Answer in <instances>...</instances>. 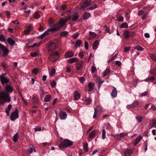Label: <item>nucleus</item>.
Here are the masks:
<instances>
[{"instance_id":"1","label":"nucleus","mask_w":156,"mask_h":156,"mask_svg":"<svg viewBox=\"0 0 156 156\" xmlns=\"http://www.w3.org/2000/svg\"><path fill=\"white\" fill-rule=\"evenodd\" d=\"M71 18V17H68L65 19H62L61 18H60L59 22L50 26L49 28L48 29V31L49 32L54 33L59 30Z\"/></svg>"},{"instance_id":"2","label":"nucleus","mask_w":156,"mask_h":156,"mask_svg":"<svg viewBox=\"0 0 156 156\" xmlns=\"http://www.w3.org/2000/svg\"><path fill=\"white\" fill-rule=\"evenodd\" d=\"M73 142L69 140L65 139L58 145L59 148L64 149L73 145Z\"/></svg>"},{"instance_id":"3","label":"nucleus","mask_w":156,"mask_h":156,"mask_svg":"<svg viewBox=\"0 0 156 156\" xmlns=\"http://www.w3.org/2000/svg\"><path fill=\"white\" fill-rule=\"evenodd\" d=\"M59 56V53L57 51H55L50 55L49 60L51 62H54L58 58Z\"/></svg>"},{"instance_id":"4","label":"nucleus","mask_w":156,"mask_h":156,"mask_svg":"<svg viewBox=\"0 0 156 156\" xmlns=\"http://www.w3.org/2000/svg\"><path fill=\"white\" fill-rule=\"evenodd\" d=\"M48 50L49 51H51L57 48V45L53 41L49 42L48 44Z\"/></svg>"},{"instance_id":"5","label":"nucleus","mask_w":156,"mask_h":156,"mask_svg":"<svg viewBox=\"0 0 156 156\" xmlns=\"http://www.w3.org/2000/svg\"><path fill=\"white\" fill-rule=\"evenodd\" d=\"M18 117V112L17 108L16 109L15 111L13 112L11 114L10 118L11 120L12 121L15 120Z\"/></svg>"},{"instance_id":"6","label":"nucleus","mask_w":156,"mask_h":156,"mask_svg":"<svg viewBox=\"0 0 156 156\" xmlns=\"http://www.w3.org/2000/svg\"><path fill=\"white\" fill-rule=\"evenodd\" d=\"M84 64V62L83 60H81L78 63L76 64V69L77 71L81 70L83 68Z\"/></svg>"},{"instance_id":"7","label":"nucleus","mask_w":156,"mask_h":156,"mask_svg":"<svg viewBox=\"0 0 156 156\" xmlns=\"http://www.w3.org/2000/svg\"><path fill=\"white\" fill-rule=\"evenodd\" d=\"M0 48L3 51V55L4 56L7 55L9 53V50L6 47L2 44H0Z\"/></svg>"},{"instance_id":"8","label":"nucleus","mask_w":156,"mask_h":156,"mask_svg":"<svg viewBox=\"0 0 156 156\" xmlns=\"http://www.w3.org/2000/svg\"><path fill=\"white\" fill-rule=\"evenodd\" d=\"M91 0H85L84 3L80 8L81 10L84 9L86 7L89 6L91 2Z\"/></svg>"},{"instance_id":"9","label":"nucleus","mask_w":156,"mask_h":156,"mask_svg":"<svg viewBox=\"0 0 156 156\" xmlns=\"http://www.w3.org/2000/svg\"><path fill=\"white\" fill-rule=\"evenodd\" d=\"M1 81L2 84H6L9 81V78H6L3 75H1L0 76Z\"/></svg>"},{"instance_id":"10","label":"nucleus","mask_w":156,"mask_h":156,"mask_svg":"<svg viewBox=\"0 0 156 156\" xmlns=\"http://www.w3.org/2000/svg\"><path fill=\"white\" fill-rule=\"evenodd\" d=\"M69 17H71V18L69 20H71V21L73 22H76L79 19V14L76 13H75L72 16H69ZM69 17V16L68 17Z\"/></svg>"},{"instance_id":"11","label":"nucleus","mask_w":156,"mask_h":156,"mask_svg":"<svg viewBox=\"0 0 156 156\" xmlns=\"http://www.w3.org/2000/svg\"><path fill=\"white\" fill-rule=\"evenodd\" d=\"M59 116L61 119H65L66 118L67 115L66 112L60 111L59 113Z\"/></svg>"},{"instance_id":"12","label":"nucleus","mask_w":156,"mask_h":156,"mask_svg":"<svg viewBox=\"0 0 156 156\" xmlns=\"http://www.w3.org/2000/svg\"><path fill=\"white\" fill-rule=\"evenodd\" d=\"M74 55V53L72 51H68L65 53L64 56L65 58H69L73 56Z\"/></svg>"},{"instance_id":"13","label":"nucleus","mask_w":156,"mask_h":156,"mask_svg":"<svg viewBox=\"0 0 156 156\" xmlns=\"http://www.w3.org/2000/svg\"><path fill=\"white\" fill-rule=\"evenodd\" d=\"M113 89L111 94V95L113 98H115L117 95V91L116 88L112 87Z\"/></svg>"},{"instance_id":"14","label":"nucleus","mask_w":156,"mask_h":156,"mask_svg":"<svg viewBox=\"0 0 156 156\" xmlns=\"http://www.w3.org/2000/svg\"><path fill=\"white\" fill-rule=\"evenodd\" d=\"M73 95L75 100H77L80 98V94L77 91H75L74 92Z\"/></svg>"},{"instance_id":"15","label":"nucleus","mask_w":156,"mask_h":156,"mask_svg":"<svg viewBox=\"0 0 156 156\" xmlns=\"http://www.w3.org/2000/svg\"><path fill=\"white\" fill-rule=\"evenodd\" d=\"M142 138V137L141 135H139L137 136L133 143V145L136 146L141 140Z\"/></svg>"},{"instance_id":"16","label":"nucleus","mask_w":156,"mask_h":156,"mask_svg":"<svg viewBox=\"0 0 156 156\" xmlns=\"http://www.w3.org/2000/svg\"><path fill=\"white\" fill-rule=\"evenodd\" d=\"M49 32L47 29L43 34L38 36L37 38L39 39H42L45 36L48 35Z\"/></svg>"},{"instance_id":"17","label":"nucleus","mask_w":156,"mask_h":156,"mask_svg":"<svg viewBox=\"0 0 156 156\" xmlns=\"http://www.w3.org/2000/svg\"><path fill=\"white\" fill-rule=\"evenodd\" d=\"M123 36L124 38L125 39H128L129 37V31L127 30H125L123 31Z\"/></svg>"},{"instance_id":"18","label":"nucleus","mask_w":156,"mask_h":156,"mask_svg":"<svg viewBox=\"0 0 156 156\" xmlns=\"http://www.w3.org/2000/svg\"><path fill=\"white\" fill-rule=\"evenodd\" d=\"M79 61V59L77 58H73L69 59L68 60V62L72 64L74 62H77Z\"/></svg>"},{"instance_id":"19","label":"nucleus","mask_w":156,"mask_h":156,"mask_svg":"<svg viewBox=\"0 0 156 156\" xmlns=\"http://www.w3.org/2000/svg\"><path fill=\"white\" fill-rule=\"evenodd\" d=\"M99 43V41L98 40H96L92 44V47L93 49L95 50L97 48Z\"/></svg>"},{"instance_id":"20","label":"nucleus","mask_w":156,"mask_h":156,"mask_svg":"<svg viewBox=\"0 0 156 156\" xmlns=\"http://www.w3.org/2000/svg\"><path fill=\"white\" fill-rule=\"evenodd\" d=\"M13 88L11 86L8 85L5 87V90L7 92L11 93L13 91Z\"/></svg>"},{"instance_id":"21","label":"nucleus","mask_w":156,"mask_h":156,"mask_svg":"<svg viewBox=\"0 0 156 156\" xmlns=\"http://www.w3.org/2000/svg\"><path fill=\"white\" fill-rule=\"evenodd\" d=\"M133 152L131 149H127L125 151V156H129Z\"/></svg>"},{"instance_id":"22","label":"nucleus","mask_w":156,"mask_h":156,"mask_svg":"<svg viewBox=\"0 0 156 156\" xmlns=\"http://www.w3.org/2000/svg\"><path fill=\"white\" fill-rule=\"evenodd\" d=\"M8 42L11 45H13L15 44V41L12 39L9 38L7 39Z\"/></svg>"},{"instance_id":"23","label":"nucleus","mask_w":156,"mask_h":156,"mask_svg":"<svg viewBox=\"0 0 156 156\" xmlns=\"http://www.w3.org/2000/svg\"><path fill=\"white\" fill-rule=\"evenodd\" d=\"M94 86V84L93 83H90L88 84L89 89L88 91H91L93 90V87Z\"/></svg>"},{"instance_id":"24","label":"nucleus","mask_w":156,"mask_h":156,"mask_svg":"<svg viewBox=\"0 0 156 156\" xmlns=\"http://www.w3.org/2000/svg\"><path fill=\"white\" fill-rule=\"evenodd\" d=\"M51 99V96L50 94H48L45 96L44 98V101L46 102H48Z\"/></svg>"},{"instance_id":"25","label":"nucleus","mask_w":156,"mask_h":156,"mask_svg":"<svg viewBox=\"0 0 156 156\" xmlns=\"http://www.w3.org/2000/svg\"><path fill=\"white\" fill-rule=\"evenodd\" d=\"M96 133V130H94L92 131L89 134V137L91 139H92Z\"/></svg>"},{"instance_id":"26","label":"nucleus","mask_w":156,"mask_h":156,"mask_svg":"<svg viewBox=\"0 0 156 156\" xmlns=\"http://www.w3.org/2000/svg\"><path fill=\"white\" fill-rule=\"evenodd\" d=\"M90 16V13H86L83 16V18L86 20L88 19Z\"/></svg>"},{"instance_id":"27","label":"nucleus","mask_w":156,"mask_h":156,"mask_svg":"<svg viewBox=\"0 0 156 156\" xmlns=\"http://www.w3.org/2000/svg\"><path fill=\"white\" fill-rule=\"evenodd\" d=\"M128 27V25L126 22L123 23L120 26V27L121 28H127Z\"/></svg>"},{"instance_id":"28","label":"nucleus","mask_w":156,"mask_h":156,"mask_svg":"<svg viewBox=\"0 0 156 156\" xmlns=\"http://www.w3.org/2000/svg\"><path fill=\"white\" fill-rule=\"evenodd\" d=\"M18 133H17L15 134L13 137V141L15 142H16L18 140Z\"/></svg>"},{"instance_id":"29","label":"nucleus","mask_w":156,"mask_h":156,"mask_svg":"<svg viewBox=\"0 0 156 156\" xmlns=\"http://www.w3.org/2000/svg\"><path fill=\"white\" fill-rule=\"evenodd\" d=\"M27 150L28 151V154L32 153L33 152V151L34 152L36 151V150L33 146H32L31 147H30V148L29 149H28Z\"/></svg>"},{"instance_id":"30","label":"nucleus","mask_w":156,"mask_h":156,"mask_svg":"<svg viewBox=\"0 0 156 156\" xmlns=\"http://www.w3.org/2000/svg\"><path fill=\"white\" fill-rule=\"evenodd\" d=\"M68 34V33L67 31H63L61 32L60 34V35L62 37H65Z\"/></svg>"},{"instance_id":"31","label":"nucleus","mask_w":156,"mask_h":156,"mask_svg":"<svg viewBox=\"0 0 156 156\" xmlns=\"http://www.w3.org/2000/svg\"><path fill=\"white\" fill-rule=\"evenodd\" d=\"M81 44V41L80 40H77L75 43V46L76 47H79Z\"/></svg>"},{"instance_id":"32","label":"nucleus","mask_w":156,"mask_h":156,"mask_svg":"<svg viewBox=\"0 0 156 156\" xmlns=\"http://www.w3.org/2000/svg\"><path fill=\"white\" fill-rule=\"evenodd\" d=\"M91 100L90 98H87L85 100V102L86 105H89L91 102Z\"/></svg>"},{"instance_id":"33","label":"nucleus","mask_w":156,"mask_h":156,"mask_svg":"<svg viewBox=\"0 0 156 156\" xmlns=\"http://www.w3.org/2000/svg\"><path fill=\"white\" fill-rule=\"evenodd\" d=\"M150 124H151V127H156V119L153 120L151 123H150Z\"/></svg>"},{"instance_id":"34","label":"nucleus","mask_w":156,"mask_h":156,"mask_svg":"<svg viewBox=\"0 0 156 156\" xmlns=\"http://www.w3.org/2000/svg\"><path fill=\"white\" fill-rule=\"evenodd\" d=\"M96 109L97 110V111L100 113V112L102 111V107L100 105L97 106L96 107Z\"/></svg>"},{"instance_id":"35","label":"nucleus","mask_w":156,"mask_h":156,"mask_svg":"<svg viewBox=\"0 0 156 156\" xmlns=\"http://www.w3.org/2000/svg\"><path fill=\"white\" fill-rule=\"evenodd\" d=\"M134 49L135 50H137L140 51H143L144 50V49L139 45L136 46V47L134 48Z\"/></svg>"},{"instance_id":"36","label":"nucleus","mask_w":156,"mask_h":156,"mask_svg":"<svg viewBox=\"0 0 156 156\" xmlns=\"http://www.w3.org/2000/svg\"><path fill=\"white\" fill-rule=\"evenodd\" d=\"M83 147L84 151L86 152H87L88 151V144L87 143H85L84 144Z\"/></svg>"},{"instance_id":"37","label":"nucleus","mask_w":156,"mask_h":156,"mask_svg":"<svg viewBox=\"0 0 156 156\" xmlns=\"http://www.w3.org/2000/svg\"><path fill=\"white\" fill-rule=\"evenodd\" d=\"M38 71L39 70L35 68L32 70V73L34 75H36L37 74Z\"/></svg>"},{"instance_id":"38","label":"nucleus","mask_w":156,"mask_h":156,"mask_svg":"<svg viewBox=\"0 0 156 156\" xmlns=\"http://www.w3.org/2000/svg\"><path fill=\"white\" fill-rule=\"evenodd\" d=\"M32 99L33 100L34 102L36 104H38L39 103V99L35 97H33L32 98Z\"/></svg>"},{"instance_id":"39","label":"nucleus","mask_w":156,"mask_h":156,"mask_svg":"<svg viewBox=\"0 0 156 156\" xmlns=\"http://www.w3.org/2000/svg\"><path fill=\"white\" fill-rule=\"evenodd\" d=\"M110 72V71L109 69H106L104 72L103 73L104 76H107Z\"/></svg>"},{"instance_id":"40","label":"nucleus","mask_w":156,"mask_h":156,"mask_svg":"<svg viewBox=\"0 0 156 156\" xmlns=\"http://www.w3.org/2000/svg\"><path fill=\"white\" fill-rule=\"evenodd\" d=\"M55 72V69L54 68L52 69L50 73V75L52 76H53L54 75Z\"/></svg>"},{"instance_id":"41","label":"nucleus","mask_w":156,"mask_h":156,"mask_svg":"<svg viewBox=\"0 0 156 156\" xmlns=\"http://www.w3.org/2000/svg\"><path fill=\"white\" fill-rule=\"evenodd\" d=\"M144 12H146L145 10L143 8V9L140 10V11L138 12V15L139 16L141 15H143L144 13Z\"/></svg>"},{"instance_id":"42","label":"nucleus","mask_w":156,"mask_h":156,"mask_svg":"<svg viewBox=\"0 0 156 156\" xmlns=\"http://www.w3.org/2000/svg\"><path fill=\"white\" fill-rule=\"evenodd\" d=\"M151 59L154 61H156V55L151 54L150 55Z\"/></svg>"},{"instance_id":"43","label":"nucleus","mask_w":156,"mask_h":156,"mask_svg":"<svg viewBox=\"0 0 156 156\" xmlns=\"http://www.w3.org/2000/svg\"><path fill=\"white\" fill-rule=\"evenodd\" d=\"M94 112L93 116V118L95 119L96 117V115H98V113H99L97 111V110L95 108H94Z\"/></svg>"},{"instance_id":"44","label":"nucleus","mask_w":156,"mask_h":156,"mask_svg":"<svg viewBox=\"0 0 156 156\" xmlns=\"http://www.w3.org/2000/svg\"><path fill=\"white\" fill-rule=\"evenodd\" d=\"M106 127L107 129H109L110 130H112V128L111 125L109 123L107 124L106 125Z\"/></svg>"},{"instance_id":"45","label":"nucleus","mask_w":156,"mask_h":156,"mask_svg":"<svg viewBox=\"0 0 156 156\" xmlns=\"http://www.w3.org/2000/svg\"><path fill=\"white\" fill-rule=\"evenodd\" d=\"M56 82L55 80H53L51 83V86L52 88H54L56 85Z\"/></svg>"},{"instance_id":"46","label":"nucleus","mask_w":156,"mask_h":156,"mask_svg":"<svg viewBox=\"0 0 156 156\" xmlns=\"http://www.w3.org/2000/svg\"><path fill=\"white\" fill-rule=\"evenodd\" d=\"M6 40V38H5L4 36L3 35H0V40L2 41H5Z\"/></svg>"},{"instance_id":"47","label":"nucleus","mask_w":156,"mask_h":156,"mask_svg":"<svg viewBox=\"0 0 156 156\" xmlns=\"http://www.w3.org/2000/svg\"><path fill=\"white\" fill-rule=\"evenodd\" d=\"M105 133L106 132L105 130L104 129H103L102 130V137L103 139H104L105 138Z\"/></svg>"},{"instance_id":"48","label":"nucleus","mask_w":156,"mask_h":156,"mask_svg":"<svg viewBox=\"0 0 156 156\" xmlns=\"http://www.w3.org/2000/svg\"><path fill=\"white\" fill-rule=\"evenodd\" d=\"M96 70V67L94 66H92L91 72L92 73H94Z\"/></svg>"},{"instance_id":"49","label":"nucleus","mask_w":156,"mask_h":156,"mask_svg":"<svg viewBox=\"0 0 156 156\" xmlns=\"http://www.w3.org/2000/svg\"><path fill=\"white\" fill-rule=\"evenodd\" d=\"M124 20V18L122 16H119L117 18V21L118 22H122Z\"/></svg>"},{"instance_id":"50","label":"nucleus","mask_w":156,"mask_h":156,"mask_svg":"<svg viewBox=\"0 0 156 156\" xmlns=\"http://www.w3.org/2000/svg\"><path fill=\"white\" fill-rule=\"evenodd\" d=\"M79 36V34L78 33H76L75 34H73L72 35V37H73V38L74 39H75L78 37Z\"/></svg>"},{"instance_id":"51","label":"nucleus","mask_w":156,"mask_h":156,"mask_svg":"<svg viewBox=\"0 0 156 156\" xmlns=\"http://www.w3.org/2000/svg\"><path fill=\"white\" fill-rule=\"evenodd\" d=\"M33 27L32 24H30L27 27V29L29 31H30L33 29Z\"/></svg>"},{"instance_id":"52","label":"nucleus","mask_w":156,"mask_h":156,"mask_svg":"<svg viewBox=\"0 0 156 156\" xmlns=\"http://www.w3.org/2000/svg\"><path fill=\"white\" fill-rule=\"evenodd\" d=\"M79 56L80 58H83L84 56L83 52L82 51H80L79 53Z\"/></svg>"},{"instance_id":"53","label":"nucleus","mask_w":156,"mask_h":156,"mask_svg":"<svg viewBox=\"0 0 156 156\" xmlns=\"http://www.w3.org/2000/svg\"><path fill=\"white\" fill-rule=\"evenodd\" d=\"M79 80L80 83H83L85 81V79L83 77H81L79 78Z\"/></svg>"},{"instance_id":"54","label":"nucleus","mask_w":156,"mask_h":156,"mask_svg":"<svg viewBox=\"0 0 156 156\" xmlns=\"http://www.w3.org/2000/svg\"><path fill=\"white\" fill-rule=\"evenodd\" d=\"M38 55V53L37 52H35L34 53H32L31 54V56L32 57H36Z\"/></svg>"},{"instance_id":"55","label":"nucleus","mask_w":156,"mask_h":156,"mask_svg":"<svg viewBox=\"0 0 156 156\" xmlns=\"http://www.w3.org/2000/svg\"><path fill=\"white\" fill-rule=\"evenodd\" d=\"M40 17V15L37 12H36L34 13V18L37 19L39 18Z\"/></svg>"},{"instance_id":"56","label":"nucleus","mask_w":156,"mask_h":156,"mask_svg":"<svg viewBox=\"0 0 156 156\" xmlns=\"http://www.w3.org/2000/svg\"><path fill=\"white\" fill-rule=\"evenodd\" d=\"M147 14V12H144V13L143 14V15L142 17V19L143 20H144L146 18Z\"/></svg>"},{"instance_id":"57","label":"nucleus","mask_w":156,"mask_h":156,"mask_svg":"<svg viewBox=\"0 0 156 156\" xmlns=\"http://www.w3.org/2000/svg\"><path fill=\"white\" fill-rule=\"evenodd\" d=\"M132 104L133 105L134 108H135L136 106L138 105L139 103L138 101H135Z\"/></svg>"},{"instance_id":"58","label":"nucleus","mask_w":156,"mask_h":156,"mask_svg":"<svg viewBox=\"0 0 156 156\" xmlns=\"http://www.w3.org/2000/svg\"><path fill=\"white\" fill-rule=\"evenodd\" d=\"M135 35V34L134 32L129 31V37H133Z\"/></svg>"},{"instance_id":"59","label":"nucleus","mask_w":156,"mask_h":156,"mask_svg":"<svg viewBox=\"0 0 156 156\" xmlns=\"http://www.w3.org/2000/svg\"><path fill=\"white\" fill-rule=\"evenodd\" d=\"M105 31L106 32L110 34L112 33L110 31V29L108 27H106Z\"/></svg>"},{"instance_id":"60","label":"nucleus","mask_w":156,"mask_h":156,"mask_svg":"<svg viewBox=\"0 0 156 156\" xmlns=\"http://www.w3.org/2000/svg\"><path fill=\"white\" fill-rule=\"evenodd\" d=\"M84 47L86 49H87L88 48V44L87 41L85 42Z\"/></svg>"},{"instance_id":"61","label":"nucleus","mask_w":156,"mask_h":156,"mask_svg":"<svg viewBox=\"0 0 156 156\" xmlns=\"http://www.w3.org/2000/svg\"><path fill=\"white\" fill-rule=\"evenodd\" d=\"M89 34V35L91 36L92 37H95L96 36V34L92 32H90Z\"/></svg>"},{"instance_id":"62","label":"nucleus","mask_w":156,"mask_h":156,"mask_svg":"<svg viewBox=\"0 0 156 156\" xmlns=\"http://www.w3.org/2000/svg\"><path fill=\"white\" fill-rule=\"evenodd\" d=\"M126 133H120L119 136L120 137H123L125 136H126Z\"/></svg>"},{"instance_id":"63","label":"nucleus","mask_w":156,"mask_h":156,"mask_svg":"<svg viewBox=\"0 0 156 156\" xmlns=\"http://www.w3.org/2000/svg\"><path fill=\"white\" fill-rule=\"evenodd\" d=\"M6 14L8 18H9L10 15V12L9 11H5Z\"/></svg>"},{"instance_id":"64","label":"nucleus","mask_w":156,"mask_h":156,"mask_svg":"<svg viewBox=\"0 0 156 156\" xmlns=\"http://www.w3.org/2000/svg\"><path fill=\"white\" fill-rule=\"evenodd\" d=\"M147 94H148L147 92L145 91V92H144V93H142L141 94L140 96L142 97H143L144 96H146L147 95Z\"/></svg>"}]
</instances>
